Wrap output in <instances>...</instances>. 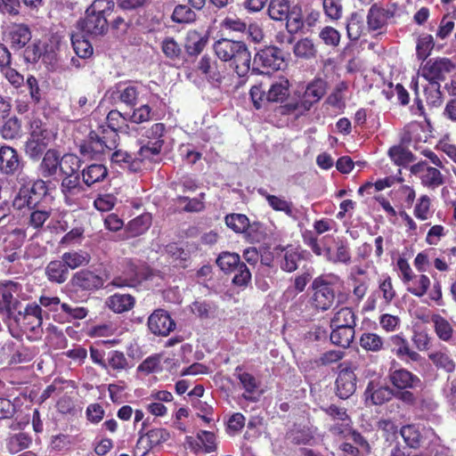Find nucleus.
<instances>
[{"label": "nucleus", "mask_w": 456, "mask_h": 456, "mask_svg": "<svg viewBox=\"0 0 456 456\" xmlns=\"http://www.w3.org/2000/svg\"><path fill=\"white\" fill-rule=\"evenodd\" d=\"M399 270V278L401 279L405 289L417 297H422L426 294L431 301L437 305H444L442 286L439 281H435L431 289L430 278L421 273H415L408 261L404 258H399L396 262Z\"/></svg>", "instance_id": "1"}, {"label": "nucleus", "mask_w": 456, "mask_h": 456, "mask_svg": "<svg viewBox=\"0 0 456 456\" xmlns=\"http://www.w3.org/2000/svg\"><path fill=\"white\" fill-rule=\"evenodd\" d=\"M312 278L311 273H304L295 278L294 284L291 287H289L283 294V297L289 300V298H293L297 294L305 290L307 283L310 281Z\"/></svg>", "instance_id": "51"}, {"label": "nucleus", "mask_w": 456, "mask_h": 456, "mask_svg": "<svg viewBox=\"0 0 456 456\" xmlns=\"http://www.w3.org/2000/svg\"><path fill=\"white\" fill-rule=\"evenodd\" d=\"M128 122L129 116L123 115L118 110H110L107 116L108 126L114 132L130 134L132 129Z\"/></svg>", "instance_id": "34"}, {"label": "nucleus", "mask_w": 456, "mask_h": 456, "mask_svg": "<svg viewBox=\"0 0 456 456\" xmlns=\"http://www.w3.org/2000/svg\"><path fill=\"white\" fill-rule=\"evenodd\" d=\"M392 342L395 345L393 352L395 355L405 362H419L421 356L419 353L411 349L408 341L402 336L392 337Z\"/></svg>", "instance_id": "25"}, {"label": "nucleus", "mask_w": 456, "mask_h": 456, "mask_svg": "<svg viewBox=\"0 0 456 456\" xmlns=\"http://www.w3.org/2000/svg\"><path fill=\"white\" fill-rule=\"evenodd\" d=\"M29 216L28 224L34 229H40L49 220L52 211L51 209L35 208Z\"/></svg>", "instance_id": "54"}, {"label": "nucleus", "mask_w": 456, "mask_h": 456, "mask_svg": "<svg viewBox=\"0 0 456 456\" xmlns=\"http://www.w3.org/2000/svg\"><path fill=\"white\" fill-rule=\"evenodd\" d=\"M170 438V433L167 429L163 428H156L149 430L146 434L141 435L138 443L146 441V449H151L163 443H166Z\"/></svg>", "instance_id": "30"}, {"label": "nucleus", "mask_w": 456, "mask_h": 456, "mask_svg": "<svg viewBox=\"0 0 456 456\" xmlns=\"http://www.w3.org/2000/svg\"><path fill=\"white\" fill-rule=\"evenodd\" d=\"M217 265L225 273L235 271L241 264L236 253L223 252L216 259Z\"/></svg>", "instance_id": "50"}, {"label": "nucleus", "mask_w": 456, "mask_h": 456, "mask_svg": "<svg viewBox=\"0 0 456 456\" xmlns=\"http://www.w3.org/2000/svg\"><path fill=\"white\" fill-rule=\"evenodd\" d=\"M173 21L176 23H190L196 20V13L187 5H177L172 14Z\"/></svg>", "instance_id": "61"}, {"label": "nucleus", "mask_w": 456, "mask_h": 456, "mask_svg": "<svg viewBox=\"0 0 456 456\" xmlns=\"http://www.w3.org/2000/svg\"><path fill=\"white\" fill-rule=\"evenodd\" d=\"M388 156L391 160L398 165L403 166L412 161L413 156L411 152L401 146H393L388 151Z\"/></svg>", "instance_id": "58"}, {"label": "nucleus", "mask_w": 456, "mask_h": 456, "mask_svg": "<svg viewBox=\"0 0 456 456\" xmlns=\"http://www.w3.org/2000/svg\"><path fill=\"white\" fill-rule=\"evenodd\" d=\"M125 267L122 271V276L115 278L112 284L116 287L134 286L145 278L144 273L139 269L138 265L132 260L124 262Z\"/></svg>", "instance_id": "18"}, {"label": "nucleus", "mask_w": 456, "mask_h": 456, "mask_svg": "<svg viewBox=\"0 0 456 456\" xmlns=\"http://www.w3.org/2000/svg\"><path fill=\"white\" fill-rule=\"evenodd\" d=\"M366 402H370L372 404H382L392 397V390L387 387L379 386L374 380L369 382L365 390Z\"/></svg>", "instance_id": "23"}, {"label": "nucleus", "mask_w": 456, "mask_h": 456, "mask_svg": "<svg viewBox=\"0 0 456 456\" xmlns=\"http://www.w3.org/2000/svg\"><path fill=\"white\" fill-rule=\"evenodd\" d=\"M225 62L230 63V67L240 77H244L248 73L251 63V54L247 45L243 41H240Z\"/></svg>", "instance_id": "10"}, {"label": "nucleus", "mask_w": 456, "mask_h": 456, "mask_svg": "<svg viewBox=\"0 0 456 456\" xmlns=\"http://www.w3.org/2000/svg\"><path fill=\"white\" fill-rule=\"evenodd\" d=\"M314 293L311 297V306L316 311H327L335 300L333 289L322 278L314 279L312 284Z\"/></svg>", "instance_id": "7"}, {"label": "nucleus", "mask_w": 456, "mask_h": 456, "mask_svg": "<svg viewBox=\"0 0 456 456\" xmlns=\"http://www.w3.org/2000/svg\"><path fill=\"white\" fill-rule=\"evenodd\" d=\"M237 378L239 379L242 387L245 391L249 394V395H245L244 397L247 399H252V395L255 394L258 388V382L255 379V377L248 372H240V369H236Z\"/></svg>", "instance_id": "53"}, {"label": "nucleus", "mask_w": 456, "mask_h": 456, "mask_svg": "<svg viewBox=\"0 0 456 456\" xmlns=\"http://www.w3.org/2000/svg\"><path fill=\"white\" fill-rule=\"evenodd\" d=\"M198 69L206 75L208 80L214 82H220L222 76L217 70V63L213 61L209 56L204 55L200 58L198 63Z\"/></svg>", "instance_id": "39"}, {"label": "nucleus", "mask_w": 456, "mask_h": 456, "mask_svg": "<svg viewBox=\"0 0 456 456\" xmlns=\"http://www.w3.org/2000/svg\"><path fill=\"white\" fill-rule=\"evenodd\" d=\"M326 93V84L322 79H316L307 85L302 95L294 105V110L299 114L308 111L314 103L318 102Z\"/></svg>", "instance_id": "8"}, {"label": "nucleus", "mask_w": 456, "mask_h": 456, "mask_svg": "<svg viewBox=\"0 0 456 456\" xmlns=\"http://www.w3.org/2000/svg\"><path fill=\"white\" fill-rule=\"evenodd\" d=\"M216 306L208 301H195L191 305V311L200 319H209L215 316Z\"/></svg>", "instance_id": "49"}, {"label": "nucleus", "mask_w": 456, "mask_h": 456, "mask_svg": "<svg viewBox=\"0 0 456 456\" xmlns=\"http://www.w3.org/2000/svg\"><path fill=\"white\" fill-rule=\"evenodd\" d=\"M346 90V83L340 82L337 85L333 92L329 95L327 102L335 108L340 109L344 107Z\"/></svg>", "instance_id": "60"}, {"label": "nucleus", "mask_w": 456, "mask_h": 456, "mask_svg": "<svg viewBox=\"0 0 456 456\" xmlns=\"http://www.w3.org/2000/svg\"><path fill=\"white\" fill-rule=\"evenodd\" d=\"M254 63L265 69L278 70L284 66V57L278 47L268 46L256 53Z\"/></svg>", "instance_id": "13"}, {"label": "nucleus", "mask_w": 456, "mask_h": 456, "mask_svg": "<svg viewBox=\"0 0 456 456\" xmlns=\"http://www.w3.org/2000/svg\"><path fill=\"white\" fill-rule=\"evenodd\" d=\"M71 43L75 53L80 58H88L93 54V47L90 42L79 35H73Z\"/></svg>", "instance_id": "55"}, {"label": "nucleus", "mask_w": 456, "mask_h": 456, "mask_svg": "<svg viewBox=\"0 0 456 456\" xmlns=\"http://www.w3.org/2000/svg\"><path fill=\"white\" fill-rule=\"evenodd\" d=\"M64 201L69 206H77L85 195V189L80 184L78 175L65 177L61 184Z\"/></svg>", "instance_id": "15"}, {"label": "nucleus", "mask_w": 456, "mask_h": 456, "mask_svg": "<svg viewBox=\"0 0 456 456\" xmlns=\"http://www.w3.org/2000/svg\"><path fill=\"white\" fill-rule=\"evenodd\" d=\"M390 17L391 13L389 11L377 6H371L367 15L368 29L381 33V30L385 28Z\"/></svg>", "instance_id": "26"}, {"label": "nucleus", "mask_w": 456, "mask_h": 456, "mask_svg": "<svg viewBox=\"0 0 456 456\" xmlns=\"http://www.w3.org/2000/svg\"><path fill=\"white\" fill-rule=\"evenodd\" d=\"M453 69L448 59L429 60L421 69V76L429 83L444 80Z\"/></svg>", "instance_id": "12"}, {"label": "nucleus", "mask_w": 456, "mask_h": 456, "mask_svg": "<svg viewBox=\"0 0 456 456\" xmlns=\"http://www.w3.org/2000/svg\"><path fill=\"white\" fill-rule=\"evenodd\" d=\"M299 259L300 253L297 248H287L281 261V267L286 272H293L297 268Z\"/></svg>", "instance_id": "52"}, {"label": "nucleus", "mask_w": 456, "mask_h": 456, "mask_svg": "<svg viewBox=\"0 0 456 456\" xmlns=\"http://www.w3.org/2000/svg\"><path fill=\"white\" fill-rule=\"evenodd\" d=\"M208 41L207 35H202L196 30H191L187 34L185 48L190 55L200 54L206 47Z\"/></svg>", "instance_id": "31"}, {"label": "nucleus", "mask_w": 456, "mask_h": 456, "mask_svg": "<svg viewBox=\"0 0 456 456\" xmlns=\"http://www.w3.org/2000/svg\"><path fill=\"white\" fill-rule=\"evenodd\" d=\"M322 6L329 19L336 20L341 18L343 8L340 0H323Z\"/></svg>", "instance_id": "63"}, {"label": "nucleus", "mask_w": 456, "mask_h": 456, "mask_svg": "<svg viewBox=\"0 0 456 456\" xmlns=\"http://www.w3.org/2000/svg\"><path fill=\"white\" fill-rule=\"evenodd\" d=\"M410 171L418 176L421 184L429 189L436 190L444 183V176L439 169L428 166L425 161H420L411 167Z\"/></svg>", "instance_id": "9"}, {"label": "nucleus", "mask_w": 456, "mask_h": 456, "mask_svg": "<svg viewBox=\"0 0 456 456\" xmlns=\"http://www.w3.org/2000/svg\"><path fill=\"white\" fill-rule=\"evenodd\" d=\"M240 40H232L228 38H221L216 40L213 45L215 55L222 61H226L227 57L231 54Z\"/></svg>", "instance_id": "41"}, {"label": "nucleus", "mask_w": 456, "mask_h": 456, "mask_svg": "<svg viewBox=\"0 0 456 456\" xmlns=\"http://www.w3.org/2000/svg\"><path fill=\"white\" fill-rule=\"evenodd\" d=\"M161 49L167 58L175 61L179 60L182 50L179 45L172 37H167L163 40Z\"/></svg>", "instance_id": "64"}, {"label": "nucleus", "mask_w": 456, "mask_h": 456, "mask_svg": "<svg viewBox=\"0 0 456 456\" xmlns=\"http://www.w3.org/2000/svg\"><path fill=\"white\" fill-rule=\"evenodd\" d=\"M45 273L49 281L56 283H63L69 276V270L63 261H52L45 269Z\"/></svg>", "instance_id": "36"}, {"label": "nucleus", "mask_w": 456, "mask_h": 456, "mask_svg": "<svg viewBox=\"0 0 456 456\" xmlns=\"http://www.w3.org/2000/svg\"><path fill=\"white\" fill-rule=\"evenodd\" d=\"M151 224L150 214L141 215L128 223V231L132 236H138L145 232Z\"/></svg>", "instance_id": "47"}, {"label": "nucleus", "mask_w": 456, "mask_h": 456, "mask_svg": "<svg viewBox=\"0 0 456 456\" xmlns=\"http://www.w3.org/2000/svg\"><path fill=\"white\" fill-rule=\"evenodd\" d=\"M102 1L95 0L86 11V17L80 26L83 31L87 34L98 36L107 31L108 23L105 18V9H101Z\"/></svg>", "instance_id": "5"}, {"label": "nucleus", "mask_w": 456, "mask_h": 456, "mask_svg": "<svg viewBox=\"0 0 456 456\" xmlns=\"http://www.w3.org/2000/svg\"><path fill=\"white\" fill-rule=\"evenodd\" d=\"M330 341L332 344L346 348L353 342L355 335L354 329L348 327H330Z\"/></svg>", "instance_id": "33"}, {"label": "nucleus", "mask_w": 456, "mask_h": 456, "mask_svg": "<svg viewBox=\"0 0 456 456\" xmlns=\"http://www.w3.org/2000/svg\"><path fill=\"white\" fill-rule=\"evenodd\" d=\"M289 0H271L267 11L272 20L282 21L289 17Z\"/></svg>", "instance_id": "38"}, {"label": "nucleus", "mask_w": 456, "mask_h": 456, "mask_svg": "<svg viewBox=\"0 0 456 456\" xmlns=\"http://www.w3.org/2000/svg\"><path fill=\"white\" fill-rule=\"evenodd\" d=\"M226 225L235 232H245L248 225V218L242 214H231L225 216Z\"/></svg>", "instance_id": "57"}, {"label": "nucleus", "mask_w": 456, "mask_h": 456, "mask_svg": "<svg viewBox=\"0 0 456 456\" xmlns=\"http://www.w3.org/2000/svg\"><path fill=\"white\" fill-rule=\"evenodd\" d=\"M21 131L20 120L13 117L7 119L0 129L1 135L5 140H12L18 137Z\"/></svg>", "instance_id": "56"}, {"label": "nucleus", "mask_w": 456, "mask_h": 456, "mask_svg": "<svg viewBox=\"0 0 456 456\" xmlns=\"http://www.w3.org/2000/svg\"><path fill=\"white\" fill-rule=\"evenodd\" d=\"M47 191L48 188L46 183L38 179L33 183L31 187L23 186L20 189L13 200V205L19 209L24 207L35 208L46 196Z\"/></svg>", "instance_id": "6"}, {"label": "nucleus", "mask_w": 456, "mask_h": 456, "mask_svg": "<svg viewBox=\"0 0 456 456\" xmlns=\"http://www.w3.org/2000/svg\"><path fill=\"white\" fill-rule=\"evenodd\" d=\"M360 346L366 351L377 353L384 348V340L376 333L364 332L360 337Z\"/></svg>", "instance_id": "40"}, {"label": "nucleus", "mask_w": 456, "mask_h": 456, "mask_svg": "<svg viewBox=\"0 0 456 456\" xmlns=\"http://www.w3.org/2000/svg\"><path fill=\"white\" fill-rule=\"evenodd\" d=\"M61 171L60 154L54 150H48L39 165V172L44 177H53Z\"/></svg>", "instance_id": "24"}, {"label": "nucleus", "mask_w": 456, "mask_h": 456, "mask_svg": "<svg viewBox=\"0 0 456 456\" xmlns=\"http://www.w3.org/2000/svg\"><path fill=\"white\" fill-rule=\"evenodd\" d=\"M294 53L297 57L311 58L315 54L314 45L312 40L304 38L294 45Z\"/></svg>", "instance_id": "62"}, {"label": "nucleus", "mask_w": 456, "mask_h": 456, "mask_svg": "<svg viewBox=\"0 0 456 456\" xmlns=\"http://www.w3.org/2000/svg\"><path fill=\"white\" fill-rule=\"evenodd\" d=\"M107 168L103 165L93 164L83 169L82 177L84 183L87 186H91L102 181L107 176Z\"/></svg>", "instance_id": "35"}, {"label": "nucleus", "mask_w": 456, "mask_h": 456, "mask_svg": "<svg viewBox=\"0 0 456 456\" xmlns=\"http://www.w3.org/2000/svg\"><path fill=\"white\" fill-rule=\"evenodd\" d=\"M8 321H12L30 339H37L43 333L42 308L36 303L27 305L24 311L18 310Z\"/></svg>", "instance_id": "3"}, {"label": "nucleus", "mask_w": 456, "mask_h": 456, "mask_svg": "<svg viewBox=\"0 0 456 456\" xmlns=\"http://www.w3.org/2000/svg\"><path fill=\"white\" fill-rule=\"evenodd\" d=\"M71 283L80 289L93 290L102 287L103 280L93 272L83 270L75 273L71 279Z\"/></svg>", "instance_id": "20"}, {"label": "nucleus", "mask_w": 456, "mask_h": 456, "mask_svg": "<svg viewBox=\"0 0 456 456\" xmlns=\"http://www.w3.org/2000/svg\"><path fill=\"white\" fill-rule=\"evenodd\" d=\"M434 323L436 335L442 340H449L453 333V329L451 323L439 314H435L431 318Z\"/></svg>", "instance_id": "46"}, {"label": "nucleus", "mask_w": 456, "mask_h": 456, "mask_svg": "<svg viewBox=\"0 0 456 456\" xmlns=\"http://www.w3.org/2000/svg\"><path fill=\"white\" fill-rule=\"evenodd\" d=\"M428 359L437 369H442L446 372H452L455 370L456 364L445 349L430 352Z\"/></svg>", "instance_id": "32"}, {"label": "nucleus", "mask_w": 456, "mask_h": 456, "mask_svg": "<svg viewBox=\"0 0 456 456\" xmlns=\"http://www.w3.org/2000/svg\"><path fill=\"white\" fill-rule=\"evenodd\" d=\"M433 213L431 199L428 195H421L414 206V216L420 221H426L433 216Z\"/></svg>", "instance_id": "43"}, {"label": "nucleus", "mask_w": 456, "mask_h": 456, "mask_svg": "<svg viewBox=\"0 0 456 456\" xmlns=\"http://www.w3.org/2000/svg\"><path fill=\"white\" fill-rule=\"evenodd\" d=\"M340 367L341 370L336 380L337 395L342 399H346L355 392L356 376L354 370L346 362Z\"/></svg>", "instance_id": "14"}, {"label": "nucleus", "mask_w": 456, "mask_h": 456, "mask_svg": "<svg viewBox=\"0 0 456 456\" xmlns=\"http://www.w3.org/2000/svg\"><path fill=\"white\" fill-rule=\"evenodd\" d=\"M134 297L129 294L116 293L109 297L106 305L115 313L121 314L131 310L134 305Z\"/></svg>", "instance_id": "28"}, {"label": "nucleus", "mask_w": 456, "mask_h": 456, "mask_svg": "<svg viewBox=\"0 0 456 456\" xmlns=\"http://www.w3.org/2000/svg\"><path fill=\"white\" fill-rule=\"evenodd\" d=\"M55 136V132L49 129L46 124L38 118H32L29 122L28 137L25 143L26 154L30 159H38Z\"/></svg>", "instance_id": "2"}, {"label": "nucleus", "mask_w": 456, "mask_h": 456, "mask_svg": "<svg viewBox=\"0 0 456 456\" xmlns=\"http://www.w3.org/2000/svg\"><path fill=\"white\" fill-rule=\"evenodd\" d=\"M164 132L165 126L161 123L153 124L148 130H146L145 136L154 142H151V144L149 142L147 145L141 147L139 155L142 159H153L155 156L159 154L163 145V140H161V137L163 136Z\"/></svg>", "instance_id": "11"}, {"label": "nucleus", "mask_w": 456, "mask_h": 456, "mask_svg": "<svg viewBox=\"0 0 456 456\" xmlns=\"http://www.w3.org/2000/svg\"><path fill=\"white\" fill-rule=\"evenodd\" d=\"M146 91L142 84H119L115 86L111 95L113 99L125 103L127 106H134L141 94Z\"/></svg>", "instance_id": "16"}, {"label": "nucleus", "mask_w": 456, "mask_h": 456, "mask_svg": "<svg viewBox=\"0 0 456 456\" xmlns=\"http://www.w3.org/2000/svg\"><path fill=\"white\" fill-rule=\"evenodd\" d=\"M26 299L21 284L12 281H0V314L7 320L14 317L20 306V300Z\"/></svg>", "instance_id": "4"}, {"label": "nucleus", "mask_w": 456, "mask_h": 456, "mask_svg": "<svg viewBox=\"0 0 456 456\" xmlns=\"http://www.w3.org/2000/svg\"><path fill=\"white\" fill-rule=\"evenodd\" d=\"M31 39L29 28L25 24H12L8 28L7 40L13 49L23 48Z\"/></svg>", "instance_id": "22"}, {"label": "nucleus", "mask_w": 456, "mask_h": 456, "mask_svg": "<svg viewBox=\"0 0 456 456\" xmlns=\"http://www.w3.org/2000/svg\"><path fill=\"white\" fill-rule=\"evenodd\" d=\"M355 325L356 315L350 307L345 306L338 309L330 319V327H348L354 329Z\"/></svg>", "instance_id": "29"}, {"label": "nucleus", "mask_w": 456, "mask_h": 456, "mask_svg": "<svg viewBox=\"0 0 456 456\" xmlns=\"http://www.w3.org/2000/svg\"><path fill=\"white\" fill-rule=\"evenodd\" d=\"M261 194L265 197L268 204L273 210L284 212L289 216L293 215V205L290 201L286 200L282 197L270 195L262 191Z\"/></svg>", "instance_id": "48"}, {"label": "nucleus", "mask_w": 456, "mask_h": 456, "mask_svg": "<svg viewBox=\"0 0 456 456\" xmlns=\"http://www.w3.org/2000/svg\"><path fill=\"white\" fill-rule=\"evenodd\" d=\"M30 444L31 438L28 435L25 433H18L9 437L6 446L9 452L15 454L28 448Z\"/></svg>", "instance_id": "44"}, {"label": "nucleus", "mask_w": 456, "mask_h": 456, "mask_svg": "<svg viewBox=\"0 0 456 456\" xmlns=\"http://www.w3.org/2000/svg\"><path fill=\"white\" fill-rule=\"evenodd\" d=\"M289 82L286 77H280L270 86L266 101L268 102H282L289 96Z\"/></svg>", "instance_id": "27"}, {"label": "nucleus", "mask_w": 456, "mask_h": 456, "mask_svg": "<svg viewBox=\"0 0 456 456\" xmlns=\"http://www.w3.org/2000/svg\"><path fill=\"white\" fill-rule=\"evenodd\" d=\"M61 260L67 268L76 269L86 265L90 262V256L82 250H71L62 255Z\"/></svg>", "instance_id": "37"}, {"label": "nucleus", "mask_w": 456, "mask_h": 456, "mask_svg": "<svg viewBox=\"0 0 456 456\" xmlns=\"http://www.w3.org/2000/svg\"><path fill=\"white\" fill-rule=\"evenodd\" d=\"M285 20H287L288 32L290 34L297 32L304 25L303 16L297 6H294L289 11V17Z\"/></svg>", "instance_id": "59"}, {"label": "nucleus", "mask_w": 456, "mask_h": 456, "mask_svg": "<svg viewBox=\"0 0 456 456\" xmlns=\"http://www.w3.org/2000/svg\"><path fill=\"white\" fill-rule=\"evenodd\" d=\"M401 436L405 444L413 449L419 447L422 439L419 428L415 425H407L402 428Z\"/></svg>", "instance_id": "45"}, {"label": "nucleus", "mask_w": 456, "mask_h": 456, "mask_svg": "<svg viewBox=\"0 0 456 456\" xmlns=\"http://www.w3.org/2000/svg\"><path fill=\"white\" fill-rule=\"evenodd\" d=\"M21 167V161L16 150L10 146L0 148V171L4 175H13Z\"/></svg>", "instance_id": "19"}, {"label": "nucleus", "mask_w": 456, "mask_h": 456, "mask_svg": "<svg viewBox=\"0 0 456 456\" xmlns=\"http://www.w3.org/2000/svg\"><path fill=\"white\" fill-rule=\"evenodd\" d=\"M148 326L153 334L167 336L173 330L175 323L166 311L159 309L149 317Z\"/></svg>", "instance_id": "17"}, {"label": "nucleus", "mask_w": 456, "mask_h": 456, "mask_svg": "<svg viewBox=\"0 0 456 456\" xmlns=\"http://www.w3.org/2000/svg\"><path fill=\"white\" fill-rule=\"evenodd\" d=\"M391 383L399 389H412L421 386L420 379L405 369H398L390 372Z\"/></svg>", "instance_id": "21"}, {"label": "nucleus", "mask_w": 456, "mask_h": 456, "mask_svg": "<svg viewBox=\"0 0 456 456\" xmlns=\"http://www.w3.org/2000/svg\"><path fill=\"white\" fill-rule=\"evenodd\" d=\"M364 30L365 26L362 15L358 12L352 13L346 25L348 37L351 40H357L362 35Z\"/></svg>", "instance_id": "42"}]
</instances>
